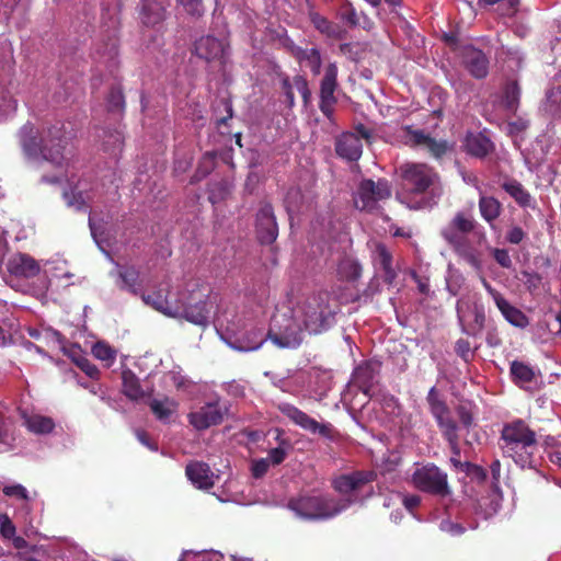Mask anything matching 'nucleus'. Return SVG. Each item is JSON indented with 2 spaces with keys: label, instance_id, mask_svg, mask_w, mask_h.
<instances>
[{
  "label": "nucleus",
  "instance_id": "6e6552de",
  "mask_svg": "<svg viewBox=\"0 0 561 561\" xmlns=\"http://www.w3.org/2000/svg\"><path fill=\"white\" fill-rule=\"evenodd\" d=\"M391 195V188L386 180H364L360 182L354 197L356 208L360 210H373L381 201L388 199Z\"/></svg>",
  "mask_w": 561,
  "mask_h": 561
},
{
  "label": "nucleus",
  "instance_id": "1a4fd4ad",
  "mask_svg": "<svg viewBox=\"0 0 561 561\" xmlns=\"http://www.w3.org/2000/svg\"><path fill=\"white\" fill-rule=\"evenodd\" d=\"M412 483L416 489L432 494L448 493L447 476L433 465L416 468L412 474Z\"/></svg>",
  "mask_w": 561,
  "mask_h": 561
},
{
  "label": "nucleus",
  "instance_id": "9d476101",
  "mask_svg": "<svg viewBox=\"0 0 561 561\" xmlns=\"http://www.w3.org/2000/svg\"><path fill=\"white\" fill-rule=\"evenodd\" d=\"M226 412V407L219 400H215L191 412L188 414V422L194 428L203 431L221 423Z\"/></svg>",
  "mask_w": 561,
  "mask_h": 561
},
{
  "label": "nucleus",
  "instance_id": "ddd939ff",
  "mask_svg": "<svg viewBox=\"0 0 561 561\" xmlns=\"http://www.w3.org/2000/svg\"><path fill=\"white\" fill-rule=\"evenodd\" d=\"M358 134L345 133L336 140V153L347 160H358L363 151V138H369V131L365 128H359Z\"/></svg>",
  "mask_w": 561,
  "mask_h": 561
},
{
  "label": "nucleus",
  "instance_id": "a878e982",
  "mask_svg": "<svg viewBox=\"0 0 561 561\" xmlns=\"http://www.w3.org/2000/svg\"><path fill=\"white\" fill-rule=\"evenodd\" d=\"M511 374L513 376L514 381L522 388L527 390H533L536 388L538 383V377L536 371L519 362H513L511 365Z\"/></svg>",
  "mask_w": 561,
  "mask_h": 561
},
{
  "label": "nucleus",
  "instance_id": "37998d69",
  "mask_svg": "<svg viewBox=\"0 0 561 561\" xmlns=\"http://www.w3.org/2000/svg\"><path fill=\"white\" fill-rule=\"evenodd\" d=\"M543 110L548 114L561 118V87L552 88L547 93Z\"/></svg>",
  "mask_w": 561,
  "mask_h": 561
},
{
  "label": "nucleus",
  "instance_id": "aec40b11",
  "mask_svg": "<svg viewBox=\"0 0 561 561\" xmlns=\"http://www.w3.org/2000/svg\"><path fill=\"white\" fill-rule=\"evenodd\" d=\"M457 312L462 323L468 321L472 322V331L480 330L484 324V307L476 294L472 295V312H469V301L463 299L458 301Z\"/></svg>",
  "mask_w": 561,
  "mask_h": 561
},
{
  "label": "nucleus",
  "instance_id": "338daca9",
  "mask_svg": "<svg viewBox=\"0 0 561 561\" xmlns=\"http://www.w3.org/2000/svg\"><path fill=\"white\" fill-rule=\"evenodd\" d=\"M524 237H525V232L523 231L522 228L513 227L507 232L506 239L508 242H511L513 244H518L519 242L523 241Z\"/></svg>",
  "mask_w": 561,
  "mask_h": 561
},
{
  "label": "nucleus",
  "instance_id": "bf43d9fd",
  "mask_svg": "<svg viewBox=\"0 0 561 561\" xmlns=\"http://www.w3.org/2000/svg\"><path fill=\"white\" fill-rule=\"evenodd\" d=\"M286 455H287L286 449L283 448L282 446H279V447L271 449L266 459H268V462L271 465L276 466L284 461V459L286 458Z\"/></svg>",
  "mask_w": 561,
  "mask_h": 561
},
{
  "label": "nucleus",
  "instance_id": "7c9ffc66",
  "mask_svg": "<svg viewBox=\"0 0 561 561\" xmlns=\"http://www.w3.org/2000/svg\"><path fill=\"white\" fill-rule=\"evenodd\" d=\"M502 187L520 207H535L530 194L516 180L505 181Z\"/></svg>",
  "mask_w": 561,
  "mask_h": 561
},
{
  "label": "nucleus",
  "instance_id": "f704fd0d",
  "mask_svg": "<svg viewBox=\"0 0 561 561\" xmlns=\"http://www.w3.org/2000/svg\"><path fill=\"white\" fill-rule=\"evenodd\" d=\"M360 266L353 257L345 256L339 262L336 275L341 280H356L360 276Z\"/></svg>",
  "mask_w": 561,
  "mask_h": 561
},
{
  "label": "nucleus",
  "instance_id": "0eeeda50",
  "mask_svg": "<svg viewBox=\"0 0 561 561\" xmlns=\"http://www.w3.org/2000/svg\"><path fill=\"white\" fill-rule=\"evenodd\" d=\"M427 402L432 415L435 417L443 435L448 440L455 456H459L457 424L450 416L446 403L440 400L437 390L433 387L428 391Z\"/></svg>",
  "mask_w": 561,
  "mask_h": 561
},
{
  "label": "nucleus",
  "instance_id": "473e14b6",
  "mask_svg": "<svg viewBox=\"0 0 561 561\" xmlns=\"http://www.w3.org/2000/svg\"><path fill=\"white\" fill-rule=\"evenodd\" d=\"M466 147L470 154L482 158L492 151L493 145L482 134H471L466 138Z\"/></svg>",
  "mask_w": 561,
  "mask_h": 561
},
{
  "label": "nucleus",
  "instance_id": "c85d7f7f",
  "mask_svg": "<svg viewBox=\"0 0 561 561\" xmlns=\"http://www.w3.org/2000/svg\"><path fill=\"white\" fill-rule=\"evenodd\" d=\"M123 392L133 401L144 399L147 393L142 389L138 377L130 370L124 369L122 371Z\"/></svg>",
  "mask_w": 561,
  "mask_h": 561
},
{
  "label": "nucleus",
  "instance_id": "0e129e2a",
  "mask_svg": "<svg viewBox=\"0 0 561 561\" xmlns=\"http://www.w3.org/2000/svg\"><path fill=\"white\" fill-rule=\"evenodd\" d=\"M456 353L461 356L463 359H468L471 354L470 344L467 340L460 339L456 342L455 346Z\"/></svg>",
  "mask_w": 561,
  "mask_h": 561
},
{
  "label": "nucleus",
  "instance_id": "ea45409f",
  "mask_svg": "<svg viewBox=\"0 0 561 561\" xmlns=\"http://www.w3.org/2000/svg\"><path fill=\"white\" fill-rule=\"evenodd\" d=\"M253 336H254L253 339H247V340H242V341L231 342L230 340L224 337V335L221 334V337L227 342V344L230 347H232L237 351H241V352L256 351L262 346V344L265 341V336H264L263 332L262 331L254 332Z\"/></svg>",
  "mask_w": 561,
  "mask_h": 561
},
{
  "label": "nucleus",
  "instance_id": "79ce46f5",
  "mask_svg": "<svg viewBox=\"0 0 561 561\" xmlns=\"http://www.w3.org/2000/svg\"><path fill=\"white\" fill-rule=\"evenodd\" d=\"M44 273L46 276L57 279L59 282L64 279L68 280L73 276V274L67 270L66 262L61 260L46 262Z\"/></svg>",
  "mask_w": 561,
  "mask_h": 561
},
{
  "label": "nucleus",
  "instance_id": "72a5a7b5",
  "mask_svg": "<svg viewBox=\"0 0 561 561\" xmlns=\"http://www.w3.org/2000/svg\"><path fill=\"white\" fill-rule=\"evenodd\" d=\"M150 408L158 420L168 422L176 412L178 402L169 398L154 399L150 402Z\"/></svg>",
  "mask_w": 561,
  "mask_h": 561
},
{
  "label": "nucleus",
  "instance_id": "c03bdc74",
  "mask_svg": "<svg viewBox=\"0 0 561 561\" xmlns=\"http://www.w3.org/2000/svg\"><path fill=\"white\" fill-rule=\"evenodd\" d=\"M186 13L193 16H201L207 5L217 4V0H178Z\"/></svg>",
  "mask_w": 561,
  "mask_h": 561
},
{
  "label": "nucleus",
  "instance_id": "393cba45",
  "mask_svg": "<svg viewBox=\"0 0 561 561\" xmlns=\"http://www.w3.org/2000/svg\"><path fill=\"white\" fill-rule=\"evenodd\" d=\"M463 59L468 70L476 78H483L488 73V59L484 54L473 47H467L463 53Z\"/></svg>",
  "mask_w": 561,
  "mask_h": 561
},
{
  "label": "nucleus",
  "instance_id": "9b49d317",
  "mask_svg": "<svg viewBox=\"0 0 561 561\" xmlns=\"http://www.w3.org/2000/svg\"><path fill=\"white\" fill-rule=\"evenodd\" d=\"M404 140L411 145L420 146L426 149L433 157L442 158L454 149V144L443 139H435L425 135L421 130H411L404 128Z\"/></svg>",
  "mask_w": 561,
  "mask_h": 561
},
{
  "label": "nucleus",
  "instance_id": "f257e3e1",
  "mask_svg": "<svg viewBox=\"0 0 561 561\" xmlns=\"http://www.w3.org/2000/svg\"><path fill=\"white\" fill-rule=\"evenodd\" d=\"M116 286L133 295H140L142 301L154 310L171 318H184L188 322L207 327L210 322L213 304L210 288L198 279H191L183 290L172 294L168 282L160 283L151 293H142L139 271L134 266L116 265L111 273Z\"/></svg>",
  "mask_w": 561,
  "mask_h": 561
},
{
  "label": "nucleus",
  "instance_id": "8fccbe9b",
  "mask_svg": "<svg viewBox=\"0 0 561 561\" xmlns=\"http://www.w3.org/2000/svg\"><path fill=\"white\" fill-rule=\"evenodd\" d=\"M442 236L453 248L467 240L466 234L450 224L442 229Z\"/></svg>",
  "mask_w": 561,
  "mask_h": 561
},
{
  "label": "nucleus",
  "instance_id": "f3484780",
  "mask_svg": "<svg viewBox=\"0 0 561 561\" xmlns=\"http://www.w3.org/2000/svg\"><path fill=\"white\" fill-rule=\"evenodd\" d=\"M257 236L262 243H272L276 240L278 228L273 209L270 205H264L256 216Z\"/></svg>",
  "mask_w": 561,
  "mask_h": 561
},
{
  "label": "nucleus",
  "instance_id": "cd10ccee",
  "mask_svg": "<svg viewBox=\"0 0 561 561\" xmlns=\"http://www.w3.org/2000/svg\"><path fill=\"white\" fill-rule=\"evenodd\" d=\"M479 210L481 217L493 227L502 210L501 203L492 196H486L482 192L479 195Z\"/></svg>",
  "mask_w": 561,
  "mask_h": 561
},
{
  "label": "nucleus",
  "instance_id": "09e8293b",
  "mask_svg": "<svg viewBox=\"0 0 561 561\" xmlns=\"http://www.w3.org/2000/svg\"><path fill=\"white\" fill-rule=\"evenodd\" d=\"M449 224L465 234L473 230L476 226L474 219L463 213L456 214Z\"/></svg>",
  "mask_w": 561,
  "mask_h": 561
},
{
  "label": "nucleus",
  "instance_id": "6e6d98bb",
  "mask_svg": "<svg viewBox=\"0 0 561 561\" xmlns=\"http://www.w3.org/2000/svg\"><path fill=\"white\" fill-rule=\"evenodd\" d=\"M0 534L4 539L13 538L16 534L15 526L8 514H0Z\"/></svg>",
  "mask_w": 561,
  "mask_h": 561
},
{
  "label": "nucleus",
  "instance_id": "4d7b16f0",
  "mask_svg": "<svg viewBox=\"0 0 561 561\" xmlns=\"http://www.w3.org/2000/svg\"><path fill=\"white\" fill-rule=\"evenodd\" d=\"M229 193L228 184L226 183H216L213 184L209 193V201L215 204L222 199Z\"/></svg>",
  "mask_w": 561,
  "mask_h": 561
},
{
  "label": "nucleus",
  "instance_id": "a211bd4d",
  "mask_svg": "<svg viewBox=\"0 0 561 561\" xmlns=\"http://www.w3.org/2000/svg\"><path fill=\"white\" fill-rule=\"evenodd\" d=\"M8 271L15 276L31 278L41 272L39 263L25 253H15L13 254L8 263Z\"/></svg>",
  "mask_w": 561,
  "mask_h": 561
},
{
  "label": "nucleus",
  "instance_id": "4c0bfd02",
  "mask_svg": "<svg viewBox=\"0 0 561 561\" xmlns=\"http://www.w3.org/2000/svg\"><path fill=\"white\" fill-rule=\"evenodd\" d=\"M296 57L299 62L309 67L314 75L320 73L321 69V56L318 49L316 48H307V49H297Z\"/></svg>",
  "mask_w": 561,
  "mask_h": 561
},
{
  "label": "nucleus",
  "instance_id": "69168bd1",
  "mask_svg": "<svg viewBox=\"0 0 561 561\" xmlns=\"http://www.w3.org/2000/svg\"><path fill=\"white\" fill-rule=\"evenodd\" d=\"M518 99V89L515 83L507 87L506 90V102L507 106L513 110L516 106Z\"/></svg>",
  "mask_w": 561,
  "mask_h": 561
},
{
  "label": "nucleus",
  "instance_id": "6ab92c4d",
  "mask_svg": "<svg viewBox=\"0 0 561 561\" xmlns=\"http://www.w3.org/2000/svg\"><path fill=\"white\" fill-rule=\"evenodd\" d=\"M379 370L380 363L378 360L365 362L355 368L353 381L365 394L368 396L376 382Z\"/></svg>",
  "mask_w": 561,
  "mask_h": 561
},
{
  "label": "nucleus",
  "instance_id": "de8ad7c7",
  "mask_svg": "<svg viewBox=\"0 0 561 561\" xmlns=\"http://www.w3.org/2000/svg\"><path fill=\"white\" fill-rule=\"evenodd\" d=\"M64 196L68 206L73 207L77 210H82L87 206L89 199L88 195L77 188L71 192H66Z\"/></svg>",
  "mask_w": 561,
  "mask_h": 561
},
{
  "label": "nucleus",
  "instance_id": "2eb2a0df",
  "mask_svg": "<svg viewBox=\"0 0 561 561\" xmlns=\"http://www.w3.org/2000/svg\"><path fill=\"white\" fill-rule=\"evenodd\" d=\"M503 454L513 459L520 468H534L537 462V442L518 444V446H502Z\"/></svg>",
  "mask_w": 561,
  "mask_h": 561
},
{
  "label": "nucleus",
  "instance_id": "412c9836",
  "mask_svg": "<svg viewBox=\"0 0 561 561\" xmlns=\"http://www.w3.org/2000/svg\"><path fill=\"white\" fill-rule=\"evenodd\" d=\"M502 439V446H518V444L536 440V435L524 422L516 421L503 428Z\"/></svg>",
  "mask_w": 561,
  "mask_h": 561
},
{
  "label": "nucleus",
  "instance_id": "680f3d73",
  "mask_svg": "<svg viewBox=\"0 0 561 561\" xmlns=\"http://www.w3.org/2000/svg\"><path fill=\"white\" fill-rule=\"evenodd\" d=\"M123 144V136L119 131L115 130L114 133H111L108 135V139L104 140V147L106 150H110L111 148L117 149Z\"/></svg>",
  "mask_w": 561,
  "mask_h": 561
},
{
  "label": "nucleus",
  "instance_id": "603ef678",
  "mask_svg": "<svg viewBox=\"0 0 561 561\" xmlns=\"http://www.w3.org/2000/svg\"><path fill=\"white\" fill-rule=\"evenodd\" d=\"M477 273L478 278L480 279L482 286L486 290V293L492 297L495 305L497 306L501 304L505 298L496 290L494 289L491 284L486 280L484 273H483V265L481 266L480 271H474Z\"/></svg>",
  "mask_w": 561,
  "mask_h": 561
},
{
  "label": "nucleus",
  "instance_id": "423d86ee",
  "mask_svg": "<svg viewBox=\"0 0 561 561\" xmlns=\"http://www.w3.org/2000/svg\"><path fill=\"white\" fill-rule=\"evenodd\" d=\"M400 172L404 185L412 193H423L430 190L432 201L427 203L432 206L437 203L443 194L438 175L426 164L423 163H405L400 167Z\"/></svg>",
  "mask_w": 561,
  "mask_h": 561
},
{
  "label": "nucleus",
  "instance_id": "f8f14e48",
  "mask_svg": "<svg viewBox=\"0 0 561 561\" xmlns=\"http://www.w3.org/2000/svg\"><path fill=\"white\" fill-rule=\"evenodd\" d=\"M195 53L206 61L225 64L229 55V45L226 39L203 36L195 43Z\"/></svg>",
  "mask_w": 561,
  "mask_h": 561
},
{
  "label": "nucleus",
  "instance_id": "dca6fc26",
  "mask_svg": "<svg viewBox=\"0 0 561 561\" xmlns=\"http://www.w3.org/2000/svg\"><path fill=\"white\" fill-rule=\"evenodd\" d=\"M185 473L191 483L199 490H209L218 479L210 467L202 461L190 462L186 466Z\"/></svg>",
  "mask_w": 561,
  "mask_h": 561
},
{
  "label": "nucleus",
  "instance_id": "052dcab7",
  "mask_svg": "<svg viewBox=\"0 0 561 561\" xmlns=\"http://www.w3.org/2000/svg\"><path fill=\"white\" fill-rule=\"evenodd\" d=\"M493 255L495 261L505 268H510L512 266V260L508 252L504 249H494Z\"/></svg>",
  "mask_w": 561,
  "mask_h": 561
},
{
  "label": "nucleus",
  "instance_id": "c756f323",
  "mask_svg": "<svg viewBox=\"0 0 561 561\" xmlns=\"http://www.w3.org/2000/svg\"><path fill=\"white\" fill-rule=\"evenodd\" d=\"M2 492L5 496L13 499L16 502H21V511L25 512V514L31 513V503L33 501V497L31 496L30 492L24 485L20 483L5 484L2 488Z\"/></svg>",
  "mask_w": 561,
  "mask_h": 561
},
{
  "label": "nucleus",
  "instance_id": "a18cd8bd",
  "mask_svg": "<svg viewBox=\"0 0 561 561\" xmlns=\"http://www.w3.org/2000/svg\"><path fill=\"white\" fill-rule=\"evenodd\" d=\"M337 15L340 16L341 20H343L351 26H356L359 24L357 12L348 0H342V3L337 11Z\"/></svg>",
  "mask_w": 561,
  "mask_h": 561
},
{
  "label": "nucleus",
  "instance_id": "4468645a",
  "mask_svg": "<svg viewBox=\"0 0 561 561\" xmlns=\"http://www.w3.org/2000/svg\"><path fill=\"white\" fill-rule=\"evenodd\" d=\"M337 67L335 64H329L325 68L324 77L320 87V110L327 116L331 117L333 106L336 102L334 92L336 89Z\"/></svg>",
  "mask_w": 561,
  "mask_h": 561
},
{
  "label": "nucleus",
  "instance_id": "58836bf2",
  "mask_svg": "<svg viewBox=\"0 0 561 561\" xmlns=\"http://www.w3.org/2000/svg\"><path fill=\"white\" fill-rule=\"evenodd\" d=\"M91 352L96 359L104 363L105 367H111L116 360L117 351L104 341L96 342Z\"/></svg>",
  "mask_w": 561,
  "mask_h": 561
},
{
  "label": "nucleus",
  "instance_id": "f03ea898",
  "mask_svg": "<svg viewBox=\"0 0 561 561\" xmlns=\"http://www.w3.org/2000/svg\"><path fill=\"white\" fill-rule=\"evenodd\" d=\"M374 479V472H355L341 476L334 480L333 485L340 494L347 495V497L334 500L321 494L301 495L291 499L288 502V508L296 517L305 520L333 518L347 510L358 499V491Z\"/></svg>",
  "mask_w": 561,
  "mask_h": 561
},
{
  "label": "nucleus",
  "instance_id": "774afa93",
  "mask_svg": "<svg viewBox=\"0 0 561 561\" xmlns=\"http://www.w3.org/2000/svg\"><path fill=\"white\" fill-rule=\"evenodd\" d=\"M439 528L443 530V531H446L450 535H460L462 534L463 531V528L458 525V524H455L450 520H443L439 525Z\"/></svg>",
  "mask_w": 561,
  "mask_h": 561
},
{
  "label": "nucleus",
  "instance_id": "5fc2aeb1",
  "mask_svg": "<svg viewBox=\"0 0 561 561\" xmlns=\"http://www.w3.org/2000/svg\"><path fill=\"white\" fill-rule=\"evenodd\" d=\"M477 273L478 278L480 279L482 286L486 290V293L492 297L495 305L497 306L501 304L505 298L496 290L494 289L491 284L486 280L484 273H483V265L481 266L480 271H474Z\"/></svg>",
  "mask_w": 561,
  "mask_h": 561
},
{
  "label": "nucleus",
  "instance_id": "39448f33",
  "mask_svg": "<svg viewBox=\"0 0 561 561\" xmlns=\"http://www.w3.org/2000/svg\"><path fill=\"white\" fill-rule=\"evenodd\" d=\"M297 316L301 318L305 330L309 334L321 333L334 322L335 309L330 305V297L322 293L298 304Z\"/></svg>",
  "mask_w": 561,
  "mask_h": 561
},
{
  "label": "nucleus",
  "instance_id": "e433bc0d",
  "mask_svg": "<svg viewBox=\"0 0 561 561\" xmlns=\"http://www.w3.org/2000/svg\"><path fill=\"white\" fill-rule=\"evenodd\" d=\"M505 320L511 324L525 328L528 324L526 316L516 307L512 306L506 299L496 306Z\"/></svg>",
  "mask_w": 561,
  "mask_h": 561
},
{
  "label": "nucleus",
  "instance_id": "c9c22d12",
  "mask_svg": "<svg viewBox=\"0 0 561 561\" xmlns=\"http://www.w3.org/2000/svg\"><path fill=\"white\" fill-rule=\"evenodd\" d=\"M141 14L145 24L154 25L164 19V8L156 1L144 0Z\"/></svg>",
  "mask_w": 561,
  "mask_h": 561
},
{
  "label": "nucleus",
  "instance_id": "4be33fe9",
  "mask_svg": "<svg viewBox=\"0 0 561 561\" xmlns=\"http://www.w3.org/2000/svg\"><path fill=\"white\" fill-rule=\"evenodd\" d=\"M278 408L284 415L289 417L295 424L299 425L300 427L311 433L322 432V425H320L316 420L311 419L305 412L300 411L296 407L289 403H282L279 404Z\"/></svg>",
  "mask_w": 561,
  "mask_h": 561
},
{
  "label": "nucleus",
  "instance_id": "3c124183",
  "mask_svg": "<svg viewBox=\"0 0 561 561\" xmlns=\"http://www.w3.org/2000/svg\"><path fill=\"white\" fill-rule=\"evenodd\" d=\"M310 19L316 28L319 30L321 33L330 36L335 34L334 26L324 16L320 15L319 13H311Z\"/></svg>",
  "mask_w": 561,
  "mask_h": 561
},
{
  "label": "nucleus",
  "instance_id": "e2e57ef3",
  "mask_svg": "<svg viewBox=\"0 0 561 561\" xmlns=\"http://www.w3.org/2000/svg\"><path fill=\"white\" fill-rule=\"evenodd\" d=\"M547 455L550 461L561 467V444H556L547 449Z\"/></svg>",
  "mask_w": 561,
  "mask_h": 561
},
{
  "label": "nucleus",
  "instance_id": "5701e85b",
  "mask_svg": "<svg viewBox=\"0 0 561 561\" xmlns=\"http://www.w3.org/2000/svg\"><path fill=\"white\" fill-rule=\"evenodd\" d=\"M371 255L376 268L383 273V277L388 283H391L396 277V272L392 267V257L389 251L383 244L374 243Z\"/></svg>",
  "mask_w": 561,
  "mask_h": 561
},
{
  "label": "nucleus",
  "instance_id": "20e7f679",
  "mask_svg": "<svg viewBox=\"0 0 561 561\" xmlns=\"http://www.w3.org/2000/svg\"><path fill=\"white\" fill-rule=\"evenodd\" d=\"M306 332L301 318L297 316V308H285L273 316L267 337L279 348H297Z\"/></svg>",
  "mask_w": 561,
  "mask_h": 561
},
{
  "label": "nucleus",
  "instance_id": "bb28decb",
  "mask_svg": "<svg viewBox=\"0 0 561 561\" xmlns=\"http://www.w3.org/2000/svg\"><path fill=\"white\" fill-rule=\"evenodd\" d=\"M9 69V61H0V121L16 110V101L8 94L3 87V80L8 76Z\"/></svg>",
  "mask_w": 561,
  "mask_h": 561
},
{
  "label": "nucleus",
  "instance_id": "864d4df0",
  "mask_svg": "<svg viewBox=\"0 0 561 561\" xmlns=\"http://www.w3.org/2000/svg\"><path fill=\"white\" fill-rule=\"evenodd\" d=\"M477 273L478 278L480 279L482 286L486 290V293L492 297L495 305L497 306L501 304L505 298L496 290L494 289L491 284L486 280L484 273H483V265L481 266L480 271H474Z\"/></svg>",
  "mask_w": 561,
  "mask_h": 561
},
{
  "label": "nucleus",
  "instance_id": "2f4dec72",
  "mask_svg": "<svg viewBox=\"0 0 561 561\" xmlns=\"http://www.w3.org/2000/svg\"><path fill=\"white\" fill-rule=\"evenodd\" d=\"M457 255L466 261L474 271H480L482 263V253L471 245L467 240L453 248Z\"/></svg>",
  "mask_w": 561,
  "mask_h": 561
},
{
  "label": "nucleus",
  "instance_id": "a19ab883",
  "mask_svg": "<svg viewBox=\"0 0 561 561\" xmlns=\"http://www.w3.org/2000/svg\"><path fill=\"white\" fill-rule=\"evenodd\" d=\"M69 356L90 378L99 377L100 371L98 367L81 354L79 346L71 347L69 350Z\"/></svg>",
  "mask_w": 561,
  "mask_h": 561
},
{
  "label": "nucleus",
  "instance_id": "7ed1b4c3",
  "mask_svg": "<svg viewBox=\"0 0 561 561\" xmlns=\"http://www.w3.org/2000/svg\"><path fill=\"white\" fill-rule=\"evenodd\" d=\"M20 146L26 161L36 168L51 164L58 169L53 178L42 176L44 183H55L62 176V138L59 128L42 133L31 123H26L19 131Z\"/></svg>",
  "mask_w": 561,
  "mask_h": 561
},
{
  "label": "nucleus",
  "instance_id": "13d9d810",
  "mask_svg": "<svg viewBox=\"0 0 561 561\" xmlns=\"http://www.w3.org/2000/svg\"><path fill=\"white\" fill-rule=\"evenodd\" d=\"M270 466H271V463L268 462V459H266V458L255 459L252 461V467H251L252 474L255 478H261L267 472Z\"/></svg>",
  "mask_w": 561,
  "mask_h": 561
},
{
  "label": "nucleus",
  "instance_id": "b1692460",
  "mask_svg": "<svg viewBox=\"0 0 561 561\" xmlns=\"http://www.w3.org/2000/svg\"><path fill=\"white\" fill-rule=\"evenodd\" d=\"M23 424L26 428L36 435H45L53 432L55 422L51 417L42 415L39 413L22 412Z\"/></svg>",
  "mask_w": 561,
  "mask_h": 561
},
{
  "label": "nucleus",
  "instance_id": "49530a36",
  "mask_svg": "<svg viewBox=\"0 0 561 561\" xmlns=\"http://www.w3.org/2000/svg\"><path fill=\"white\" fill-rule=\"evenodd\" d=\"M179 561H224V556L218 551L185 552Z\"/></svg>",
  "mask_w": 561,
  "mask_h": 561
}]
</instances>
